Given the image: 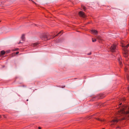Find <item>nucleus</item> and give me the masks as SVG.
Instances as JSON below:
<instances>
[{
  "label": "nucleus",
  "instance_id": "1",
  "mask_svg": "<svg viewBox=\"0 0 129 129\" xmlns=\"http://www.w3.org/2000/svg\"><path fill=\"white\" fill-rule=\"evenodd\" d=\"M123 49L124 50V56L125 57H127L128 56V50L126 48L129 46V44L126 45H123L122 46Z\"/></svg>",
  "mask_w": 129,
  "mask_h": 129
},
{
  "label": "nucleus",
  "instance_id": "2",
  "mask_svg": "<svg viewBox=\"0 0 129 129\" xmlns=\"http://www.w3.org/2000/svg\"><path fill=\"white\" fill-rule=\"evenodd\" d=\"M128 110L127 111H125L124 109L123 108L122 109L120 110L118 112V113L119 114H129V107L128 108Z\"/></svg>",
  "mask_w": 129,
  "mask_h": 129
},
{
  "label": "nucleus",
  "instance_id": "3",
  "mask_svg": "<svg viewBox=\"0 0 129 129\" xmlns=\"http://www.w3.org/2000/svg\"><path fill=\"white\" fill-rule=\"evenodd\" d=\"M110 51L112 52H114L116 49V46L114 44L112 45L110 47Z\"/></svg>",
  "mask_w": 129,
  "mask_h": 129
},
{
  "label": "nucleus",
  "instance_id": "4",
  "mask_svg": "<svg viewBox=\"0 0 129 129\" xmlns=\"http://www.w3.org/2000/svg\"><path fill=\"white\" fill-rule=\"evenodd\" d=\"M48 35V34H43L42 36V38H43V40H46L49 39H48L47 37Z\"/></svg>",
  "mask_w": 129,
  "mask_h": 129
},
{
  "label": "nucleus",
  "instance_id": "5",
  "mask_svg": "<svg viewBox=\"0 0 129 129\" xmlns=\"http://www.w3.org/2000/svg\"><path fill=\"white\" fill-rule=\"evenodd\" d=\"M79 15L80 16L83 18H85V15L84 13L83 12L80 11L79 12Z\"/></svg>",
  "mask_w": 129,
  "mask_h": 129
},
{
  "label": "nucleus",
  "instance_id": "6",
  "mask_svg": "<svg viewBox=\"0 0 129 129\" xmlns=\"http://www.w3.org/2000/svg\"><path fill=\"white\" fill-rule=\"evenodd\" d=\"M120 120V119H118L117 118H116L115 119L113 120L112 121V124H115V122H117L118 120Z\"/></svg>",
  "mask_w": 129,
  "mask_h": 129
},
{
  "label": "nucleus",
  "instance_id": "7",
  "mask_svg": "<svg viewBox=\"0 0 129 129\" xmlns=\"http://www.w3.org/2000/svg\"><path fill=\"white\" fill-rule=\"evenodd\" d=\"M96 37L99 42H101L102 40V39L100 36H97Z\"/></svg>",
  "mask_w": 129,
  "mask_h": 129
},
{
  "label": "nucleus",
  "instance_id": "8",
  "mask_svg": "<svg viewBox=\"0 0 129 129\" xmlns=\"http://www.w3.org/2000/svg\"><path fill=\"white\" fill-rule=\"evenodd\" d=\"M96 37L99 42H101L102 40V39L100 36H97Z\"/></svg>",
  "mask_w": 129,
  "mask_h": 129
},
{
  "label": "nucleus",
  "instance_id": "9",
  "mask_svg": "<svg viewBox=\"0 0 129 129\" xmlns=\"http://www.w3.org/2000/svg\"><path fill=\"white\" fill-rule=\"evenodd\" d=\"M96 37L99 42H101L102 40V39L100 36H97Z\"/></svg>",
  "mask_w": 129,
  "mask_h": 129
},
{
  "label": "nucleus",
  "instance_id": "10",
  "mask_svg": "<svg viewBox=\"0 0 129 129\" xmlns=\"http://www.w3.org/2000/svg\"><path fill=\"white\" fill-rule=\"evenodd\" d=\"M38 43H34L31 46L33 47H37L38 46Z\"/></svg>",
  "mask_w": 129,
  "mask_h": 129
},
{
  "label": "nucleus",
  "instance_id": "11",
  "mask_svg": "<svg viewBox=\"0 0 129 129\" xmlns=\"http://www.w3.org/2000/svg\"><path fill=\"white\" fill-rule=\"evenodd\" d=\"M91 31L93 33H94V34L95 35H96L98 33L97 31L95 30H91Z\"/></svg>",
  "mask_w": 129,
  "mask_h": 129
},
{
  "label": "nucleus",
  "instance_id": "12",
  "mask_svg": "<svg viewBox=\"0 0 129 129\" xmlns=\"http://www.w3.org/2000/svg\"><path fill=\"white\" fill-rule=\"evenodd\" d=\"M21 39L22 41H24L25 40V37L24 35H22L21 37Z\"/></svg>",
  "mask_w": 129,
  "mask_h": 129
},
{
  "label": "nucleus",
  "instance_id": "13",
  "mask_svg": "<svg viewBox=\"0 0 129 129\" xmlns=\"http://www.w3.org/2000/svg\"><path fill=\"white\" fill-rule=\"evenodd\" d=\"M1 53L2 55H3L5 53V52L3 50L2 51H1Z\"/></svg>",
  "mask_w": 129,
  "mask_h": 129
},
{
  "label": "nucleus",
  "instance_id": "14",
  "mask_svg": "<svg viewBox=\"0 0 129 129\" xmlns=\"http://www.w3.org/2000/svg\"><path fill=\"white\" fill-rule=\"evenodd\" d=\"M96 119L98 120H99V121H104V119H103V120H102V119H100L99 118H96Z\"/></svg>",
  "mask_w": 129,
  "mask_h": 129
},
{
  "label": "nucleus",
  "instance_id": "15",
  "mask_svg": "<svg viewBox=\"0 0 129 129\" xmlns=\"http://www.w3.org/2000/svg\"><path fill=\"white\" fill-rule=\"evenodd\" d=\"M118 61L119 63L121 65V64H122V63L120 61V58H119V59H118Z\"/></svg>",
  "mask_w": 129,
  "mask_h": 129
},
{
  "label": "nucleus",
  "instance_id": "16",
  "mask_svg": "<svg viewBox=\"0 0 129 129\" xmlns=\"http://www.w3.org/2000/svg\"><path fill=\"white\" fill-rule=\"evenodd\" d=\"M82 8L83 9L84 11H85L86 9V8L84 6H82Z\"/></svg>",
  "mask_w": 129,
  "mask_h": 129
},
{
  "label": "nucleus",
  "instance_id": "17",
  "mask_svg": "<svg viewBox=\"0 0 129 129\" xmlns=\"http://www.w3.org/2000/svg\"><path fill=\"white\" fill-rule=\"evenodd\" d=\"M96 41V40L95 39H93L92 38V41L93 42H95Z\"/></svg>",
  "mask_w": 129,
  "mask_h": 129
},
{
  "label": "nucleus",
  "instance_id": "18",
  "mask_svg": "<svg viewBox=\"0 0 129 129\" xmlns=\"http://www.w3.org/2000/svg\"><path fill=\"white\" fill-rule=\"evenodd\" d=\"M126 78H127V79L128 80H129V76H128V75L127 76Z\"/></svg>",
  "mask_w": 129,
  "mask_h": 129
},
{
  "label": "nucleus",
  "instance_id": "19",
  "mask_svg": "<svg viewBox=\"0 0 129 129\" xmlns=\"http://www.w3.org/2000/svg\"><path fill=\"white\" fill-rule=\"evenodd\" d=\"M99 96H100V97H98V98H102L103 97H101V95H99Z\"/></svg>",
  "mask_w": 129,
  "mask_h": 129
},
{
  "label": "nucleus",
  "instance_id": "20",
  "mask_svg": "<svg viewBox=\"0 0 129 129\" xmlns=\"http://www.w3.org/2000/svg\"><path fill=\"white\" fill-rule=\"evenodd\" d=\"M62 33V31H60L59 33L57 35L55 36H57V35L59 34H60L61 33Z\"/></svg>",
  "mask_w": 129,
  "mask_h": 129
},
{
  "label": "nucleus",
  "instance_id": "21",
  "mask_svg": "<svg viewBox=\"0 0 129 129\" xmlns=\"http://www.w3.org/2000/svg\"><path fill=\"white\" fill-rule=\"evenodd\" d=\"M10 52V50H8V51H6V52H7V53H9Z\"/></svg>",
  "mask_w": 129,
  "mask_h": 129
},
{
  "label": "nucleus",
  "instance_id": "22",
  "mask_svg": "<svg viewBox=\"0 0 129 129\" xmlns=\"http://www.w3.org/2000/svg\"><path fill=\"white\" fill-rule=\"evenodd\" d=\"M19 53V52H16V54H18V53Z\"/></svg>",
  "mask_w": 129,
  "mask_h": 129
},
{
  "label": "nucleus",
  "instance_id": "23",
  "mask_svg": "<svg viewBox=\"0 0 129 129\" xmlns=\"http://www.w3.org/2000/svg\"><path fill=\"white\" fill-rule=\"evenodd\" d=\"M23 42H21V41H20V42L19 43V44H20V43H22Z\"/></svg>",
  "mask_w": 129,
  "mask_h": 129
},
{
  "label": "nucleus",
  "instance_id": "24",
  "mask_svg": "<svg viewBox=\"0 0 129 129\" xmlns=\"http://www.w3.org/2000/svg\"><path fill=\"white\" fill-rule=\"evenodd\" d=\"M127 90H128V91H129V86H128V87H127Z\"/></svg>",
  "mask_w": 129,
  "mask_h": 129
},
{
  "label": "nucleus",
  "instance_id": "25",
  "mask_svg": "<svg viewBox=\"0 0 129 129\" xmlns=\"http://www.w3.org/2000/svg\"><path fill=\"white\" fill-rule=\"evenodd\" d=\"M91 54V53H90L88 54V55H90Z\"/></svg>",
  "mask_w": 129,
  "mask_h": 129
},
{
  "label": "nucleus",
  "instance_id": "26",
  "mask_svg": "<svg viewBox=\"0 0 129 129\" xmlns=\"http://www.w3.org/2000/svg\"><path fill=\"white\" fill-rule=\"evenodd\" d=\"M38 129H41V128L40 127H38Z\"/></svg>",
  "mask_w": 129,
  "mask_h": 129
},
{
  "label": "nucleus",
  "instance_id": "27",
  "mask_svg": "<svg viewBox=\"0 0 129 129\" xmlns=\"http://www.w3.org/2000/svg\"><path fill=\"white\" fill-rule=\"evenodd\" d=\"M124 119V118H122L121 120H123V119Z\"/></svg>",
  "mask_w": 129,
  "mask_h": 129
},
{
  "label": "nucleus",
  "instance_id": "28",
  "mask_svg": "<svg viewBox=\"0 0 129 129\" xmlns=\"http://www.w3.org/2000/svg\"><path fill=\"white\" fill-rule=\"evenodd\" d=\"M122 99L123 101L125 100L124 99Z\"/></svg>",
  "mask_w": 129,
  "mask_h": 129
},
{
  "label": "nucleus",
  "instance_id": "29",
  "mask_svg": "<svg viewBox=\"0 0 129 129\" xmlns=\"http://www.w3.org/2000/svg\"><path fill=\"white\" fill-rule=\"evenodd\" d=\"M121 103H120V104H119V105H121Z\"/></svg>",
  "mask_w": 129,
  "mask_h": 129
},
{
  "label": "nucleus",
  "instance_id": "30",
  "mask_svg": "<svg viewBox=\"0 0 129 129\" xmlns=\"http://www.w3.org/2000/svg\"><path fill=\"white\" fill-rule=\"evenodd\" d=\"M18 50V49H16L15 50Z\"/></svg>",
  "mask_w": 129,
  "mask_h": 129
},
{
  "label": "nucleus",
  "instance_id": "31",
  "mask_svg": "<svg viewBox=\"0 0 129 129\" xmlns=\"http://www.w3.org/2000/svg\"><path fill=\"white\" fill-rule=\"evenodd\" d=\"M1 118V116L0 115V118Z\"/></svg>",
  "mask_w": 129,
  "mask_h": 129
},
{
  "label": "nucleus",
  "instance_id": "32",
  "mask_svg": "<svg viewBox=\"0 0 129 129\" xmlns=\"http://www.w3.org/2000/svg\"><path fill=\"white\" fill-rule=\"evenodd\" d=\"M26 101H28V99H27V100H26Z\"/></svg>",
  "mask_w": 129,
  "mask_h": 129
}]
</instances>
